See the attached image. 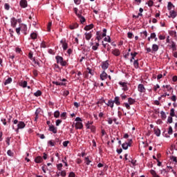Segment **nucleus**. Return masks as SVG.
Wrapping results in <instances>:
<instances>
[{
  "instance_id": "b1692460",
  "label": "nucleus",
  "mask_w": 177,
  "mask_h": 177,
  "mask_svg": "<svg viewBox=\"0 0 177 177\" xmlns=\"http://www.w3.org/2000/svg\"><path fill=\"white\" fill-rule=\"evenodd\" d=\"M173 8H175V6H174L172 2H171V1L168 2V4H167L168 10H169V11L172 10Z\"/></svg>"
},
{
  "instance_id": "bf43d9fd",
  "label": "nucleus",
  "mask_w": 177,
  "mask_h": 177,
  "mask_svg": "<svg viewBox=\"0 0 177 177\" xmlns=\"http://www.w3.org/2000/svg\"><path fill=\"white\" fill-rule=\"evenodd\" d=\"M7 154L8 156H10V157H13V153L12 152V150L9 149L8 151H7Z\"/></svg>"
},
{
  "instance_id": "20e7f679",
  "label": "nucleus",
  "mask_w": 177,
  "mask_h": 177,
  "mask_svg": "<svg viewBox=\"0 0 177 177\" xmlns=\"http://www.w3.org/2000/svg\"><path fill=\"white\" fill-rule=\"evenodd\" d=\"M61 45H62V49L63 50H67L68 49V42H67V40L66 39H62L60 41Z\"/></svg>"
},
{
  "instance_id": "0eeeda50",
  "label": "nucleus",
  "mask_w": 177,
  "mask_h": 177,
  "mask_svg": "<svg viewBox=\"0 0 177 177\" xmlns=\"http://www.w3.org/2000/svg\"><path fill=\"white\" fill-rule=\"evenodd\" d=\"M33 54H32V52H30L28 53V58L32 60V62H33V63L35 64H37L38 66H39V62H38L36 59H35V57H33Z\"/></svg>"
},
{
  "instance_id": "6ab92c4d",
  "label": "nucleus",
  "mask_w": 177,
  "mask_h": 177,
  "mask_svg": "<svg viewBox=\"0 0 177 177\" xmlns=\"http://www.w3.org/2000/svg\"><path fill=\"white\" fill-rule=\"evenodd\" d=\"M43 161H44V159L41 156H37L35 158V162H36V164H41V162H42Z\"/></svg>"
},
{
  "instance_id": "e2e57ef3",
  "label": "nucleus",
  "mask_w": 177,
  "mask_h": 177,
  "mask_svg": "<svg viewBox=\"0 0 177 177\" xmlns=\"http://www.w3.org/2000/svg\"><path fill=\"white\" fill-rule=\"evenodd\" d=\"M59 174H60L61 176H63V177L66 176V171H64V170L61 171V172H59Z\"/></svg>"
},
{
  "instance_id": "09e8293b",
  "label": "nucleus",
  "mask_w": 177,
  "mask_h": 177,
  "mask_svg": "<svg viewBox=\"0 0 177 177\" xmlns=\"http://www.w3.org/2000/svg\"><path fill=\"white\" fill-rule=\"evenodd\" d=\"M153 91L154 92H157L158 89H160V84H156L153 86Z\"/></svg>"
},
{
  "instance_id": "13d9d810",
  "label": "nucleus",
  "mask_w": 177,
  "mask_h": 177,
  "mask_svg": "<svg viewBox=\"0 0 177 177\" xmlns=\"http://www.w3.org/2000/svg\"><path fill=\"white\" fill-rule=\"evenodd\" d=\"M127 37H128V38H129V39H132V38L133 37V34L132 32H129L127 33Z\"/></svg>"
},
{
  "instance_id": "c03bdc74",
  "label": "nucleus",
  "mask_w": 177,
  "mask_h": 177,
  "mask_svg": "<svg viewBox=\"0 0 177 177\" xmlns=\"http://www.w3.org/2000/svg\"><path fill=\"white\" fill-rule=\"evenodd\" d=\"M35 96H36L37 97H38L39 96H41V95H42V92L39 90H38L37 92H35L34 93Z\"/></svg>"
},
{
  "instance_id": "864d4df0",
  "label": "nucleus",
  "mask_w": 177,
  "mask_h": 177,
  "mask_svg": "<svg viewBox=\"0 0 177 177\" xmlns=\"http://www.w3.org/2000/svg\"><path fill=\"white\" fill-rule=\"evenodd\" d=\"M68 95H70V91H68V90H64L63 93V95L66 97V96H68Z\"/></svg>"
},
{
  "instance_id": "4be33fe9",
  "label": "nucleus",
  "mask_w": 177,
  "mask_h": 177,
  "mask_svg": "<svg viewBox=\"0 0 177 177\" xmlns=\"http://www.w3.org/2000/svg\"><path fill=\"white\" fill-rule=\"evenodd\" d=\"M154 133L156 136H160L161 135V130L158 128H154Z\"/></svg>"
},
{
  "instance_id": "37998d69",
  "label": "nucleus",
  "mask_w": 177,
  "mask_h": 177,
  "mask_svg": "<svg viewBox=\"0 0 177 177\" xmlns=\"http://www.w3.org/2000/svg\"><path fill=\"white\" fill-rule=\"evenodd\" d=\"M135 100L133 98L129 97L128 99V102L129 104H133L135 103Z\"/></svg>"
},
{
  "instance_id": "a19ab883",
  "label": "nucleus",
  "mask_w": 177,
  "mask_h": 177,
  "mask_svg": "<svg viewBox=\"0 0 177 177\" xmlns=\"http://www.w3.org/2000/svg\"><path fill=\"white\" fill-rule=\"evenodd\" d=\"M55 118H59L60 117V112L59 111H56L54 112Z\"/></svg>"
},
{
  "instance_id": "680f3d73",
  "label": "nucleus",
  "mask_w": 177,
  "mask_h": 177,
  "mask_svg": "<svg viewBox=\"0 0 177 177\" xmlns=\"http://www.w3.org/2000/svg\"><path fill=\"white\" fill-rule=\"evenodd\" d=\"M48 145H50V146H51V147H52L55 146V145H56V143L55 142H53V140H49Z\"/></svg>"
},
{
  "instance_id": "69168bd1",
  "label": "nucleus",
  "mask_w": 177,
  "mask_h": 177,
  "mask_svg": "<svg viewBox=\"0 0 177 177\" xmlns=\"http://www.w3.org/2000/svg\"><path fill=\"white\" fill-rule=\"evenodd\" d=\"M40 48H46V44L45 41H42L40 44Z\"/></svg>"
},
{
  "instance_id": "5701e85b",
  "label": "nucleus",
  "mask_w": 177,
  "mask_h": 177,
  "mask_svg": "<svg viewBox=\"0 0 177 177\" xmlns=\"http://www.w3.org/2000/svg\"><path fill=\"white\" fill-rule=\"evenodd\" d=\"M92 28H93V24L86 26L84 30H85V31H89V30H92Z\"/></svg>"
},
{
  "instance_id": "c85d7f7f",
  "label": "nucleus",
  "mask_w": 177,
  "mask_h": 177,
  "mask_svg": "<svg viewBox=\"0 0 177 177\" xmlns=\"http://www.w3.org/2000/svg\"><path fill=\"white\" fill-rule=\"evenodd\" d=\"M12 81H13V80L12 79V77H8L5 82H4V85H8L9 84L12 83Z\"/></svg>"
},
{
  "instance_id": "cd10ccee",
  "label": "nucleus",
  "mask_w": 177,
  "mask_h": 177,
  "mask_svg": "<svg viewBox=\"0 0 177 177\" xmlns=\"http://www.w3.org/2000/svg\"><path fill=\"white\" fill-rule=\"evenodd\" d=\"M70 30H75L76 28H78V24H73L69 26Z\"/></svg>"
},
{
  "instance_id": "6e6d98bb",
  "label": "nucleus",
  "mask_w": 177,
  "mask_h": 177,
  "mask_svg": "<svg viewBox=\"0 0 177 177\" xmlns=\"http://www.w3.org/2000/svg\"><path fill=\"white\" fill-rule=\"evenodd\" d=\"M153 3H154V2H153L152 0H149V1H148L147 5H148V6H149V8H151V6H153Z\"/></svg>"
},
{
  "instance_id": "72a5a7b5",
  "label": "nucleus",
  "mask_w": 177,
  "mask_h": 177,
  "mask_svg": "<svg viewBox=\"0 0 177 177\" xmlns=\"http://www.w3.org/2000/svg\"><path fill=\"white\" fill-rule=\"evenodd\" d=\"M53 84H54V85H57V86H59L66 85V83L58 82H53Z\"/></svg>"
},
{
  "instance_id": "c9c22d12",
  "label": "nucleus",
  "mask_w": 177,
  "mask_h": 177,
  "mask_svg": "<svg viewBox=\"0 0 177 177\" xmlns=\"http://www.w3.org/2000/svg\"><path fill=\"white\" fill-rule=\"evenodd\" d=\"M38 35L35 32H32L30 34V38L31 39H37Z\"/></svg>"
},
{
  "instance_id": "2eb2a0df",
  "label": "nucleus",
  "mask_w": 177,
  "mask_h": 177,
  "mask_svg": "<svg viewBox=\"0 0 177 177\" xmlns=\"http://www.w3.org/2000/svg\"><path fill=\"white\" fill-rule=\"evenodd\" d=\"M111 53L116 57H118L120 55H121V52L118 48L112 50Z\"/></svg>"
},
{
  "instance_id": "e433bc0d",
  "label": "nucleus",
  "mask_w": 177,
  "mask_h": 177,
  "mask_svg": "<svg viewBox=\"0 0 177 177\" xmlns=\"http://www.w3.org/2000/svg\"><path fill=\"white\" fill-rule=\"evenodd\" d=\"M170 48H171L172 50H176V44H175L174 41H172Z\"/></svg>"
},
{
  "instance_id": "bb28decb",
  "label": "nucleus",
  "mask_w": 177,
  "mask_h": 177,
  "mask_svg": "<svg viewBox=\"0 0 177 177\" xmlns=\"http://www.w3.org/2000/svg\"><path fill=\"white\" fill-rule=\"evenodd\" d=\"M106 105L108 106V107H111V109H113L114 107V102L110 100L108 101Z\"/></svg>"
},
{
  "instance_id": "7c9ffc66",
  "label": "nucleus",
  "mask_w": 177,
  "mask_h": 177,
  "mask_svg": "<svg viewBox=\"0 0 177 177\" xmlns=\"http://www.w3.org/2000/svg\"><path fill=\"white\" fill-rule=\"evenodd\" d=\"M141 35H142L143 39H146L147 38V31L145 30L140 32Z\"/></svg>"
},
{
  "instance_id": "de8ad7c7",
  "label": "nucleus",
  "mask_w": 177,
  "mask_h": 177,
  "mask_svg": "<svg viewBox=\"0 0 177 177\" xmlns=\"http://www.w3.org/2000/svg\"><path fill=\"white\" fill-rule=\"evenodd\" d=\"M87 71H88V73L91 74V75H93L95 74L93 71L89 67L87 68Z\"/></svg>"
},
{
  "instance_id": "8fccbe9b",
  "label": "nucleus",
  "mask_w": 177,
  "mask_h": 177,
  "mask_svg": "<svg viewBox=\"0 0 177 177\" xmlns=\"http://www.w3.org/2000/svg\"><path fill=\"white\" fill-rule=\"evenodd\" d=\"M4 9H6V10H9L10 9V6L9 5V3H6L4 4Z\"/></svg>"
},
{
  "instance_id": "4d7b16f0",
  "label": "nucleus",
  "mask_w": 177,
  "mask_h": 177,
  "mask_svg": "<svg viewBox=\"0 0 177 177\" xmlns=\"http://www.w3.org/2000/svg\"><path fill=\"white\" fill-rule=\"evenodd\" d=\"M167 132H168V134H169V135H172V133H173V132H174V131L172 130V127L169 126V130H168Z\"/></svg>"
},
{
  "instance_id": "39448f33",
  "label": "nucleus",
  "mask_w": 177,
  "mask_h": 177,
  "mask_svg": "<svg viewBox=\"0 0 177 177\" xmlns=\"http://www.w3.org/2000/svg\"><path fill=\"white\" fill-rule=\"evenodd\" d=\"M109 66H110V64H109V60L102 62L101 64V67L104 71H106V70L109 68Z\"/></svg>"
},
{
  "instance_id": "9b49d317",
  "label": "nucleus",
  "mask_w": 177,
  "mask_h": 177,
  "mask_svg": "<svg viewBox=\"0 0 177 177\" xmlns=\"http://www.w3.org/2000/svg\"><path fill=\"white\" fill-rule=\"evenodd\" d=\"M132 142V140H130L129 142H124L122 145V149L124 150H128V147H131V142Z\"/></svg>"
},
{
  "instance_id": "2f4dec72",
  "label": "nucleus",
  "mask_w": 177,
  "mask_h": 177,
  "mask_svg": "<svg viewBox=\"0 0 177 177\" xmlns=\"http://www.w3.org/2000/svg\"><path fill=\"white\" fill-rule=\"evenodd\" d=\"M150 174L152 175L153 177H160V176L158 175V174L156 172V171L151 169L150 171Z\"/></svg>"
},
{
  "instance_id": "774afa93",
  "label": "nucleus",
  "mask_w": 177,
  "mask_h": 177,
  "mask_svg": "<svg viewBox=\"0 0 177 177\" xmlns=\"http://www.w3.org/2000/svg\"><path fill=\"white\" fill-rule=\"evenodd\" d=\"M159 39L160 41L165 39V35H159Z\"/></svg>"
},
{
  "instance_id": "3c124183",
  "label": "nucleus",
  "mask_w": 177,
  "mask_h": 177,
  "mask_svg": "<svg viewBox=\"0 0 177 177\" xmlns=\"http://www.w3.org/2000/svg\"><path fill=\"white\" fill-rule=\"evenodd\" d=\"M57 168L58 171H62V169L63 168V164L59 163V164L57 165Z\"/></svg>"
},
{
  "instance_id": "f3484780",
  "label": "nucleus",
  "mask_w": 177,
  "mask_h": 177,
  "mask_svg": "<svg viewBox=\"0 0 177 177\" xmlns=\"http://www.w3.org/2000/svg\"><path fill=\"white\" fill-rule=\"evenodd\" d=\"M107 73L106 71H103V72L100 74V80H102V81H104V80H107Z\"/></svg>"
},
{
  "instance_id": "c756f323",
  "label": "nucleus",
  "mask_w": 177,
  "mask_h": 177,
  "mask_svg": "<svg viewBox=\"0 0 177 177\" xmlns=\"http://www.w3.org/2000/svg\"><path fill=\"white\" fill-rule=\"evenodd\" d=\"M133 66H134L135 68H139V59L134 60Z\"/></svg>"
},
{
  "instance_id": "f257e3e1",
  "label": "nucleus",
  "mask_w": 177,
  "mask_h": 177,
  "mask_svg": "<svg viewBox=\"0 0 177 177\" xmlns=\"http://www.w3.org/2000/svg\"><path fill=\"white\" fill-rule=\"evenodd\" d=\"M55 60L57 64H60L62 67H66L67 66V61L64 60L63 57L60 55H57L55 57Z\"/></svg>"
},
{
  "instance_id": "0e129e2a",
  "label": "nucleus",
  "mask_w": 177,
  "mask_h": 177,
  "mask_svg": "<svg viewBox=\"0 0 177 177\" xmlns=\"http://www.w3.org/2000/svg\"><path fill=\"white\" fill-rule=\"evenodd\" d=\"M166 89H167V91L169 92L171 91H172V87H171V85H166L165 86Z\"/></svg>"
},
{
  "instance_id": "393cba45",
  "label": "nucleus",
  "mask_w": 177,
  "mask_h": 177,
  "mask_svg": "<svg viewBox=\"0 0 177 177\" xmlns=\"http://www.w3.org/2000/svg\"><path fill=\"white\" fill-rule=\"evenodd\" d=\"M113 103L117 106H120V104H121V102H120V97H115Z\"/></svg>"
},
{
  "instance_id": "338daca9",
  "label": "nucleus",
  "mask_w": 177,
  "mask_h": 177,
  "mask_svg": "<svg viewBox=\"0 0 177 177\" xmlns=\"http://www.w3.org/2000/svg\"><path fill=\"white\" fill-rule=\"evenodd\" d=\"M170 100H171L172 102H176V95H172Z\"/></svg>"
},
{
  "instance_id": "7ed1b4c3",
  "label": "nucleus",
  "mask_w": 177,
  "mask_h": 177,
  "mask_svg": "<svg viewBox=\"0 0 177 177\" xmlns=\"http://www.w3.org/2000/svg\"><path fill=\"white\" fill-rule=\"evenodd\" d=\"M12 115H9V117L7 119L3 118H1V122H2L4 127H8V125L10 124V123L12 122Z\"/></svg>"
},
{
  "instance_id": "ea45409f",
  "label": "nucleus",
  "mask_w": 177,
  "mask_h": 177,
  "mask_svg": "<svg viewBox=\"0 0 177 177\" xmlns=\"http://www.w3.org/2000/svg\"><path fill=\"white\" fill-rule=\"evenodd\" d=\"M20 86L22 88H27V81H24L20 83Z\"/></svg>"
},
{
  "instance_id": "473e14b6",
  "label": "nucleus",
  "mask_w": 177,
  "mask_h": 177,
  "mask_svg": "<svg viewBox=\"0 0 177 177\" xmlns=\"http://www.w3.org/2000/svg\"><path fill=\"white\" fill-rule=\"evenodd\" d=\"M160 115L162 120H165L167 118V114H165V112H164V111H160Z\"/></svg>"
},
{
  "instance_id": "603ef678",
  "label": "nucleus",
  "mask_w": 177,
  "mask_h": 177,
  "mask_svg": "<svg viewBox=\"0 0 177 177\" xmlns=\"http://www.w3.org/2000/svg\"><path fill=\"white\" fill-rule=\"evenodd\" d=\"M50 27H52V22H49L47 26V31L50 32Z\"/></svg>"
},
{
  "instance_id": "79ce46f5",
  "label": "nucleus",
  "mask_w": 177,
  "mask_h": 177,
  "mask_svg": "<svg viewBox=\"0 0 177 177\" xmlns=\"http://www.w3.org/2000/svg\"><path fill=\"white\" fill-rule=\"evenodd\" d=\"M86 165H89L92 162V160H89V156L85 158Z\"/></svg>"
},
{
  "instance_id": "f8f14e48",
  "label": "nucleus",
  "mask_w": 177,
  "mask_h": 177,
  "mask_svg": "<svg viewBox=\"0 0 177 177\" xmlns=\"http://www.w3.org/2000/svg\"><path fill=\"white\" fill-rule=\"evenodd\" d=\"M75 129H82L84 128V124L82 122H76L75 124Z\"/></svg>"
},
{
  "instance_id": "4c0bfd02",
  "label": "nucleus",
  "mask_w": 177,
  "mask_h": 177,
  "mask_svg": "<svg viewBox=\"0 0 177 177\" xmlns=\"http://www.w3.org/2000/svg\"><path fill=\"white\" fill-rule=\"evenodd\" d=\"M106 103V101L104 100H100L97 102V104L99 106H103V104Z\"/></svg>"
},
{
  "instance_id": "6e6552de",
  "label": "nucleus",
  "mask_w": 177,
  "mask_h": 177,
  "mask_svg": "<svg viewBox=\"0 0 177 177\" xmlns=\"http://www.w3.org/2000/svg\"><path fill=\"white\" fill-rule=\"evenodd\" d=\"M119 85L122 88V91H128V83L124 82H120Z\"/></svg>"
},
{
  "instance_id": "a211bd4d",
  "label": "nucleus",
  "mask_w": 177,
  "mask_h": 177,
  "mask_svg": "<svg viewBox=\"0 0 177 177\" xmlns=\"http://www.w3.org/2000/svg\"><path fill=\"white\" fill-rule=\"evenodd\" d=\"M140 13L138 14V15H133V19H139V17L143 16L142 13H143V8H140L139 9Z\"/></svg>"
},
{
  "instance_id": "aec40b11",
  "label": "nucleus",
  "mask_w": 177,
  "mask_h": 177,
  "mask_svg": "<svg viewBox=\"0 0 177 177\" xmlns=\"http://www.w3.org/2000/svg\"><path fill=\"white\" fill-rule=\"evenodd\" d=\"M159 46L157 44H153L152 45V53H156L159 49Z\"/></svg>"
},
{
  "instance_id": "f03ea898",
  "label": "nucleus",
  "mask_w": 177,
  "mask_h": 177,
  "mask_svg": "<svg viewBox=\"0 0 177 177\" xmlns=\"http://www.w3.org/2000/svg\"><path fill=\"white\" fill-rule=\"evenodd\" d=\"M26 128V123L23 121H19L17 124V128L15 129V126H12V129H15L16 133H19V129H24Z\"/></svg>"
},
{
  "instance_id": "f704fd0d",
  "label": "nucleus",
  "mask_w": 177,
  "mask_h": 177,
  "mask_svg": "<svg viewBox=\"0 0 177 177\" xmlns=\"http://www.w3.org/2000/svg\"><path fill=\"white\" fill-rule=\"evenodd\" d=\"M170 116L171 117H176V114H175V109L174 108L170 110Z\"/></svg>"
},
{
  "instance_id": "a878e982",
  "label": "nucleus",
  "mask_w": 177,
  "mask_h": 177,
  "mask_svg": "<svg viewBox=\"0 0 177 177\" xmlns=\"http://www.w3.org/2000/svg\"><path fill=\"white\" fill-rule=\"evenodd\" d=\"M100 45V44H99V42L95 43L94 45L92 46L93 50H97V49H99Z\"/></svg>"
},
{
  "instance_id": "5fc2aeb1",
  "label": "nucleus",
  "mask_w": 177,
  "mask_h": 177,
  "mask_svg": "<svg viewBox=\"0 0 177 177\" xmlns=\"http://www.w3.org/2000/svg\"><path fill=\"white\" fill-rule=\"evenodd\" d=\"M138 55V53L137 52H134V53H131V58L135 59V57H136V55Z\"/></svg>"
},
{
  "instance_id": "9d476101",
  "label": "nucleus",
  "mask_w": 177,
  "mask_h": 177,
  "mask_svg": "<svg viewBox=\"0 0 177 177\" xmlns=\"http://www.w3.org/2000/svg\"><path fill=\"white\" fill-rule=\"evenodd\" d=\"M11 27L13 28H16V26H17V20L15 17H12L10 19Z\"/></svg>"
},
{
  "instance_id": "ddd939ff",
  "label": "nucleus",
  "mask_w": 177,
  "mask_h": 177,
  "mask_svg": "<svg viewBox=\"0 0 177 177\" xmlns=\"http://www.w3.org/2000/svg\"><path fill=\"white\" fill-rule=\"evenodd\" d=\"M177 16V12L174 10H171L169 11V17L171 19H175V17H176Z\"/></svg>"
},
{
  "instance_id": "58836bf2",
  "label": "nucleus",
  "mask_w": 177,
  "mask_h": 177,
  "mask_svg": "<svg viewBox=\"0 0 177 177\" xmlns=\"http://www.w3.org/2000/svg\"><path fill=\"white\" fill-rule=\"evenodd\" d=\"M61 118H62V120H66L67 118V113L66 112H63L61 115H60Z\"/></svg>"
},
{
  "instance_id": "a18cd8bd",
  "label": "nucleus",
  "mask_w": 177,
  "mask_h": 177,
  "mask_svg": "<svg viewBox=\"0 0 177 177\" xmlns=\"http://www.w3.org/2000/svg\"><path fill=\"white\" fill-rule=\"evenodd\" d=\"M91 129V132H92L93 133H96V127L95 126H92L91 127H90Z\"/></svg>"
},
{
  "instance_id": "dca6fc26",
  "label": "nucleus",
  "mask_w": 177,
  "mask_h": 177,
  "mask_svg": "<svg viewBox=\"0 0 177 177\" xmlns=\"http://www.w3.org/2000/svg\"><path fill=\"white\" fill-rule=\"evenodd\" d=\"M19 5L21 8H27L28 3H27V0H21L19 2Z\"/></svg>"
},
{
  "instance_id": "49530a36",
  "label": "nucleus",
  "mask_w": 177,
  "mask_h": 177,
  "mask_svg": "<svg viewBox=\"0 0 177 177\" xmlns=\"http://www.w3.org/2000/svg\"><path fill=\"white\" fill-rule=\"evenodd\" d=\"M79 19H80V23L82 24H84V23H85V21H86V20L85 19V17H79Z\"/></svg>"
},
{
  "instance_id": "1a4fd4ad",
  "label": "nucleus",
  "mask_w": 177,
  "mask_h": 177,
  "mask_svg": "<svg viewBox=\"0 0 177 177\" xmlns=\"http://www.w3.org/2000/svg\"><path fill=\"white\" fill-rule=\"evenodd\" d=\"M48 131L53 132V133H57V127H55L53 124H50L48 127Z\"/></svg>"
},
{
  "instance_id": "4468645a",
  "label": "nucleus",
  "mask_w": 177,
  "mask_h": 177,
  "mask_svg": "<svg viewBox=\"0 0 177 177\" xmlns=\"http://www.w3.org/2000/svg\"><path fill=\"white\" fill-rule=\"evenodd\" d=\"M93 34L92 32H86L84 33V37H85V39H86V41H89L92 37H93Z\"/></svg>"
},
{
  "instance_id": "052dcab7",
  "label": "nucleus",
  "mask_w": 177,
  "mask_h": 177,
  "mask_svg": "<svg viewBox=\"0 0 177 177\" xmlns=\"http://www.w3.org/2000/svg\"><path fill=\"white\" fill-rule=\"evenodd\" d=\"M172 117H173V116H169V117H168V118H167V122H169V124H172V121H173Z\"/></svg>"
},
{
  "instance_id": "412c9836",
  "label": "nucleus",
  "mask_w": 177,
  "mask_h": 177,
  "mask_svg": "<svg viewBox=\"0 0 177 177\" xmlns=\"http://www.w3.org/2000/svg\"><path fill=\"white\" fill-rule=\"evenodd\" d=\"M93 126V121H88L86 124V129H90Z\"/></svg>"
},
{
  "instance_id": "423d86ee",
  "label": "nucleus",
  "mask_w": 177,
  "mask_h": 177,
  "mask_svg": "<svg viewBox=\"0 0 177 177\" xmlns=\"http://www.w3.org/2000/svg\"><path fill=\"white\" fill-rule=\"evenodd\" d=\"M138 91L140 93H146V88H145V85H143V84H138Z\"/></svg>"
}]
</instances>
